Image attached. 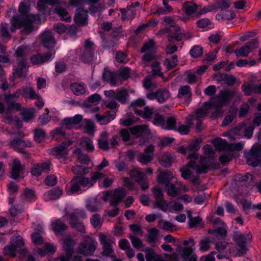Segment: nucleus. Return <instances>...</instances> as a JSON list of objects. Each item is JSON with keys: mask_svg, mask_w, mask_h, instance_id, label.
<instances>
[{"mask_svg": "<svg viewBox=\"0 0 261 261\" xmlns=\"http://www.w3.org/2000/svg\"><path fill=\"white\" fill-rule=\"evenodd\" d=\"M41 21L38 14H28L22 19L19 16H14L12 17L11 23L19 29L22 27H24V31L27 34L31 33L33 29L34 23H38Z\"/></svg>", "mask_w": 261, "mask_h": 261, "instance_id": "1", "label": "nucleus"}, {"mask_svg": "<svg viewBox=\"0 0 261 261\" xmlns=\"http://www.w3.org/2000/svg\"><path fill=\"white\" fill-rule=\"evenodd\" d=\"M240 96V94L236 89H224L213 97L211 101L214 106L224 107L228 105L233 97L239 98Z\"/></svg>", "mask_w": 261, "mask_h": 261, "instance_id": "2", "label": "nucleus"}, {"mask_svg": "<svg viewBox=\"0 0 261 261\" xmlns=\"http://www.w3.org/2000/svg\"><path fill=\"white\" fill-rule=\"evenodd\" d=\"M69 219V223L72 228H76L80 232H83L85 227L81 222V219L87 217L85 210L77 209L70 213H66L65 215Z\"/></svg>", "mask_w": 261, "mask_h": 261, "instance_id": "3", "label": "nucleus"}, {"mask_svg": "<svg viewBox=\"0 0 261 261\" xmlns=\"http://www.w3.org/2000/svg\"><path fill=\"white\" fill-rule=\"evenodd\" d=\"M252 236L251 233L243 234L240 232L234 233L233 239L238 246L237 249V255L239 256L245 254L248 250L247 246V242L251 240Z\"/></svg>", "mask_w": 261, "mask_h": 261, "instance_id": "4", "label": "nucleus"}, {"mask_svg": "<svg viewBox=\"0 0 261 261\" xmlns=\"http://www.w3.org/2000/svg\"><path fill=\"white\" fill-rule=\"evenodd\" d=\"M81 50V53L79 55L80 60L85 63H92L94 60L95 50L94 43L89 40H86Z\"/></svg>", "mask_w": 261, "mask_h": 261, "instance_id": "5", "label": "nucleus"}, {"mask_svg": "<svg viewBox=\"0 0 261 261\" xmlns=\"http://www.w3.org/2000/svg\"><path fill=\"white\" fill-rule=\"evenodd\" d=\"M88 178L75 176L69 185L70 192L72 194L77 193L81 190V187L88 188Z\"/></svg>", "mask_w": 261, "mask_h": 261, "instance_id": "6", "label": "nucleus"}, {"mask_svg": "<svg viewBox=\"0 0 261 261\" xmlns=\"http://www.w3.org/2000/svg\"><path fill=\"white\" fill-rule=\"evenodd\" d=\"M246 163L253 167L257 166L261 163V151L260 148H252L250 152L245 155Z\"/></svg>", "mask_w": 261, "mask_h": 261, "instance_id": "7", "label": "nucleus"}, {"mask_svg": "<svg viewBox=\"0 0 261 261\" xmlns=\"http://www.w3.org/2000/svg\"><path fill=\"white\" fill-rule=\"evenodd\" d=\"M99 241L103 247L102 254L105 256H112L114 253L112 248L113 245L114 244L113 239L100 233L99 235Z\"/></svg>", "mask_w": 261, "mask_h": 261, "instance_id": "8", "label": "nucleus"}, {"mask_svg": "<svg viewBox=\"0 0 261 261\" xmlns=\"http://www.w3.org/2000/svg\"><path fill=\"white\" fill-rule=\"evenodd\" d=\"M55 50H50L43 54L34 55L30 58L31 62L33 65H41L50 61L55 57Z\"/></svg>", "mask_w": 261, "mask_h": 261, "instance_id": "9", "label": "nucleus"}, {"mask_svg": "<svg viewBox=\"0 0 261 261\" xmlns=\"http://www.w3.org/2000/svg\"><path fill=\"white\" fill-rule=\"evenodd\" d=\"M72 144L70 141H65L58 146L53 148V152L56 158L58 159H65L67 158V148Z\"/></svg>", "mask_w": 261, "mask_h": 261, "instance_id": "10", "label": "nucleus"}, {"mask_svg": "<svg viewBox=\"0 0 261 261\" xmlns=\"http://www.w3.org/2000/svg\"><path fill=\"white\" fill-rule=\"evenodd\" d=\"M10 146L14 150L19 153H25L24 148L30 147L32 143L29 141H25L20 138H15L9 143Z\"/></svg>", "mask_w": 261, "mask_h": 261, "instance_id": "11", "label": "nucleus"}, {"mask_svg": "<svg viewBox=\"0 0 261 261\" xmlns=\"http://www.w3.org/2000/svg\"><path fill=\"white\" fill-rule=\"evenodd\" d=\"M241 89L246 96L252 94H261V83L256 84L253 82L244 83L241 86Z\"/></svg>", "mask_w": 261, "mask_h": 261, "instance_id": "12", "label": "nucleus"}, {"mask_svg": "<svg viewBox=\"0 0 261 261\" xmlns=\"http://www.w3.org/2000/svg\"><path fill=\"white\" fill-rule=\"evenodd\" d=\"M154 148V146L153 145H150L147 147L143 152L139 153L137 156V161L143 165L150 162L153 159Z\"/></svg>", "mask_w": 261, "mask_h": 261, "instance_id": "13", "label": "nucleus"}, {"mask_svg": "<svg viewBox=\"0 0 261 261\" xmlns=\"http://www.w3.org/2000/svg\"><path fill=\"white\" fill-rule=\"evenodd\" d=\"M95 242L92 240H86L80 243L79 253L84 255H92L95 250Z\"/></svg>", "mask_w": 261, "mask_h": 261, "instance_id": "14", "label": "nucleus"}, {"mask_svg": "<svg viewBox=\"0 0 261 261\" xmlns=\"http://www.w3.org/2000/svg\"><path fill=\"white\" fill-rule=\"evenodd\" d=\"M188 166L192 169L196 168V172L197 174H205L208 172L210 169L216 168V164L215 162L211 163L208 165L202 164L200 166H196V163L194 161H190L188 164Z\"/></svg>", "mask_w": 261, "mask_h": 261, "instance_id": "15", "label": "nucleus"}, {"mask_svg": "<svg viewBox=\"0 0 261 261\" xmlns=\"http://www.w3.org/2000/svg\"><path fill=\"white\" fill-rule=\"evenodd\" d=\"M50 163L44 162L36 164L33 165L31 170V172L33 176L38 177L42 173H47L50 171Z\"/></svg>", "mask_w": 261, "mask_h": 261, "instance_id": "16", "label": "nucleus"}, {"mask_svg": "<svg viewBox=\"0 0 261 261\" xmlns=\"http://www.w3.org/2000/svg\"><path fill=\"white\" fill-rule=\"evenodd\" d=\"M116 117V112L114 111H107L103 115L96 114L95 118L97 121L101 125H106Z\"/></svg>", "mask_w": 261, "mask_h": 261, "instance_id": "17", "label": "nucleus"}, {"mask_svg": "<svg viewBox=\"0 0 261 261\" xmlns=\"http://www.w3.org/2000/svg\"><path fill=\"white\" fill-rule=\"evenodd\" d=\"M41 43L47 48H53L56 43L53 33L50 31L44 32L41 36Z\"/></svg>", "mask_w": 261, "mask_h": 261, "instance_id": "18", "label": "nucleus"}, {"mask_svg": "<svg viewBox=\"0 0 261 261\" xmlns=\"http://www.w3.org/2000/svg\"><path fill=\"white\" fill-rule=\"evenodd\" d=\"M153 197L155 199L156 206L163 211H165L167 205L163 198L162 191L158 187L154 188L152 190Z\"/></svg>", "mask_w": 261, "mask_h": 261, "instance_id": "19", "label": "nucleus"}, {"mask_svg": "<svg viewBox=\"0 0 261 261\" xmlns=\"http://www.w3.org/2000/svg\"><path fill=\"white\" fill-rule=\"evenodd\" d=\"M75 242L71 239H66L64 241L63 248L66 252V255L61 256L63 260L65 259H70L74 252Z\"/></svg>", "mask_w": 261, "mask_h": 261, "instance_id": "20", "label": "nucleus"}, {"mask_svg": "<svg viewBox=\"0 0 261 261\" xmlns=\"http://www.w3.org/2000/svg\"><path fill=\"white\" fill-rule=\"evenodd\" d=\"M164 21L166 24L169 25V27L165 28L162 30L163 33H169L174 31L175 32H179L181 30L180 27L177 24L173 17L169 16H165L164 18Z\"/></svg>", "mask_w": 261, "mask_h": 261, "instance_id": "21", "label": "nucleus"}, {"mask_svg": "<svg viewBox=\"0 0 261 261\" xmlns=\"http://www.w3.org/2000/svg\"><path fill=\"white\" fill-rule=\"evenodd\" d=\"M126 195V190L123 188L115 189L110 200L111 205L116 206Z\"/></svg>", "mask_w": 261, "mask_h": 261, "instance_id": "22", "label": "nucleus"}, {"mask_svg": "<svg viewBox=\"0 0 261 261\" xmlns=\"http://www.w3.org/2000/svg\"><path fill=\"white\" fill-rule=\"evenodd\" d=\"M98 147L104 151H108L110 149L109 142V134L106 131L102 132L97 139Z\"/></svg>", "mask_w": 261, "mask_h": 261, "instance_id": "23", "label": "nucleus"}, {"mask_svg": "<svg viewBox=\"0 0 261 261\" xmlns=\"http://www.w3.org/2000/svg\"><path fill=\"white\" fill-rule=\"evenodd\" d=\"M153 111L154 108L148 106L145 107L143 109H135L134 110V113L136 114L147 120H150L152 119Z\"/></svg>", "mask_w": 261, "mask_h": 261, "instance_id": "24", "label": "nucleus"}, {"mask_svg": "<svg viewBox=\"0 0 261 261\" xmlns=\"http://www.w3.org/2000/svg\"><path fill=\"white\" fill-rule=\"evenodd\" d=\"M83 119V116L81 115H75L73 117L65 118L62 121V125L66 128L70 129L74 126L81 123Z\"/></svg>", "mask_w": 261, "mask_h": 261, "instance_id": "25", "label": "nucleus"}, {"mask_svg": "<svg viewBox=\"0 0 261 261\" xmlns=\"http://www.w3.org/2000/svg\"><path fill=\"white\" fill-rule=\"evenodd\" d=\"M88 11L82 8H79L76 10L74 21L77 24H84L87 20Z\"/></svg>", "mask_w": 261, "mask_h": 261, "instance_id": "26", "label": "nucleus"}, {"mask_svg": "<svg viewBox=\"0 0 261 261\" xmlns=\"http://www.w3.org/2000/svg\"><path fill=\"white\" fill-rule=\"evenodd\" d=\"M23 170L20 161L18 159H14L12 166L11 177L14 179H17Z\"/></svg>", "mask_w": 261, "mask_h": 261, "instance_id": "27", "label": "nucleus"}, {"mask_svg": "<svg viewBox=\"0 0 261 261\" xmlns=\"http://www.w3.org/2000/svg\"><path fill=\"white\" fill-rule=\"evenodd\" d=\"M21 106L19 103L13 102L10 103V105L6 109V115L3 116L5 122H10L12 121L10 114L13 110L19 111L21 110Z\"/></svg>", "mask_w": 261, "mask_h": 261, "instance_id": "28", "label": "nucleus"}, {"mask_svg": "<svg viewBox=\"0 0 261 261\" xmlns=\"http://www.w3.org/2000/svg\"><path fill=\"white\" fill-rule=\"evenodd\" d=\"M63 194L61 188L57 186L48 190L46 193V198L48 200H57L59 199Z\"/></svg>", "mask_w": 261, "mask_h": 261, "instance_id": "29", "label": "nucleus"}, {"mask_svg": "<svg viewBox=\"0 0 261 261\" xmlns=\"http://www.w3.org/2000/svg\"><path fill=\"white\" fill-rule=\"evenodd\" d=\"M173 178L172 172L168 170L161 172L157 177L158 182L161 185H167Z\"/></svg>", "mask_w": 261, "mask_h": 261, "instance_id": "30", "label": "nucleus"}, {"mask_svg": "<svg viewBox=\"0 0 261 261\" xmlns=\"http://www.w3.org/2000/svg\"><path fill=\"white\" fill-rule=\"evenodd\" d=\"M102 76L105 81H107L112 86H115L119 81L118 75L110 70H105Z\"/></svg>", "mask_w": 261, "mask_h": 261, "instance_id": "31", "label": "nucleus"}, {"mask_svg": "<svg viewBox=\"0 0 261 261\" xmlns=\"http://www.w3.org/2000/svg\"><path fill=\"white\" fill-rule=\"evenodd\" d=\"M213 144L215 147L220 151H228L229 143L226 140L217 137L213 141Z\"/></svg>", "mask_w": 261, "mask_h": 261, "instance_id": "32", "label": "nucleus"}, {"mask_svg": "<svg viewBox=\"0 0 261 261\" xmlns=\"http://www.w3.org/2000/svg\"><path fill=\"white\" fill-rule=\"evenodd\" d=\"M21 90V94L25 98L35 99L38 98V94L31 86L22 87Z\"/></svg>", "mask_w": 261, "mask_h": 261, "instance_id": "33", "label": "nucleus"}, {"mask_svg": "<svg viewBox=\"0 0 261 261\" xmlns=\"http://www.w3.org/2000/svg\"><path fill=\"white\" fill-rule=\"evenodd\" d=\"M157 100L162 103L166 101L171 96L169 91L167 88H160L157 90Z\"/></svg>", "mask_w": 261, "mask_h": 261, "instance_id": "34", "label": "nucleus"}, {"mask_svg": "<svg viewBox=\"0 0 261 261\" xmlns=\"http://www.w3.org/2000/svg\"><path fill=\"white\" fill-rule=\"evenodd\" d=\"M51 225L56 235L62 233L67 228V226L61 219L53 222Z\"/></svg>", "mask_w": 261, "mask_h": 261, "instance_id": "35", "label": "nucleus"}, {"mask_svg": "<svg viewBox=\"0 0 261 261\" xmlns=\"http://www.w3.org/2000/svg\"><path fill=\"white\" fill-rule=\"evenodd\" d=\"M184 96H186L187 101H190L191 100L192 91L189 86H182L179 88L177 97L178 98H181Z\"/></svg>", "mask_w": 261, "mask_h": 261, "instance_id": "36", "label": "nucleus"}, {"mask_svg": "<svg viewBox=\"0 0 261 261\" xmlns=\"http://www.w3.org/2000/svg\"><path fill=\"white\" fill-rule=\"evenodd\" d=\"M55 13L57 14L62 21H69L71 17L66 9L60 6H57L55 9Z\"/></svg>", "mask_w": 261, "mask_h": 261, "instance_id": "37", "label": "nucleus"}, {"mask_svg": "<svg viewBox=\"0 0 261 261\" xmlns=\"http://www.w3.org/2000/svg\"><path fill=\"white\" fill-rule=\"evenodd\" d=\"M73 153L77 156V160L81 164L88 165L90 160L88 155L82 153L80 148H77L73 150Z\"/></svg>", "mask_w": 261, "mask_h": 261, "instance_id": "38", "label": "nucleus"}, {"mask_svg": "<svg viewBox=\"0 0 261 261\" xmlns=\"http://www.w3.org/2000/svg\"><path fill=\"white\" fill-rule=\"evenodd\" d=\"M129 175L136 182H141L144 180L146 175L139 169H135L130 171Z\"/></svg>", "mask_w": 261, "mask_h": 261, "instance_id": "39", "label": "nucleus"}, {"mask_svg": "<svg viewBox=\"0 0 261 261\" xmlns=\"http://www.w3.org/2000/svg\"><path fill=\"white\" fill-rule=\"evenodd\" d=\"M236 14L234 11L232 10H228L225 12L217 14L216 16V18L219 21H222L224 20H231L234 18Z\"/></svg>", "mask_w": 261, "mask_h": 261, "instance_id": "40", "label": "nucleus"}, {"mask_svg": "<svg viewBox=\"0 0 261 261\" xmlns=\"http://www.w3.org/2000/svg\"><path fill=\"white\" fill-rule=\"evenodd\" d=\"M152 69V74L153 75H158L161 77L164 81H168V79L164 76L163 73L161 72V67L160 64L158 61H154L151 64Z\"/></svg>", "mask_w": 261, "mask_h": 261, "instance_id": "41", "label": "nucleus"}, {"mask_svg": "<svg viewBox=\"0 0 261 261\" xmlns=\"http://www.w3.org/2000/svg\"><path fill=\"white\" fill-rule=\"evenodd\" d=\"M186 123L179 125L177 128L176 130L181 135H187L190 132V128L193 125L192 119L190 118L186 119Z\"/></svg>", "mask_w": 261, "mask_h": 261, "instance_id": "42", "label": "nucleus"}, {"mask_svg": "<svg viewBox=\"0 0 261 261\" xmlns=\"http://www.w3.org/2000/svg\"><path fill=\"white\" fill-rule=\"evenodd\" d=\"M71 90L74 94L76 96H80L85 93V89L84 84L78 83H72L70 86Z\"/></svg>", "mask_w": 261, "mask_h": 261, "instance_id": "43", "label": "nucleus"}, {"mask_svg": "<svg viewBox=\"0 0 261 261\" xmlns=\"http://www.w3.org/2000/svg\"><path fill=\"white\" fill-rule=\"evenodd\" d=\"M212 103L211 101L205 102L201 108L196 111L197 117L198 118L204 117L208 113V111L211 109Z\"/></svg>", "mask_w": 261, "mask_h": 261, "instance_id": "44", "label": "nucleus"}, {"mask_svg": "<svg viewBox=\"0 0 261 261\" xmlns=\"http://www.w3.org/2000/svg\"><path fill=\"white\" fill-rule=\"evenodd\" d=\"M128 96L129 94L127 90L123 88L119 90H116L115 99L121 104H125Z\"/></svg>", "mask_w": 261, "mask_h": 261, "instance_id": "45", "label": "nucleus"}, {"mask_svg": "<svg viewBox=\"0 0 261 261\" xmlns=\"http://www.w3.org/2000/svg\"><path fill=\"white\" fill-rule=\"evenodd\" d=\"M148 129V126L145 124L136 125L129 128L130 132L134 135L141 136L145 133Z\"/></svg>", "mask_w": 261, "mask_h": 261, "instance_id": "46", "label": "nucleus"}, {"mask_svg": "<svg viewBox=\"0 0 261 261\" xmlns=\"http://www.w3.org/2000/svg\"><path fill=\"white\" fill-rule=\"evenodd\" d=\"M80 145L88 152H93L94 149L93 141L88 137L82 138Z\"/></svg>", "mask_w": 261, "mask_h": 261, "instance_id": "47", "label": "nucleus"}, {"mask_svg": "<svg viewBox=\"0 0 261 261\" xmlns=\"http://www.w3.org/2000/svg\"><path fill=\"white\" fill-rule=\"evenodd\" d=\"M177 62V56L176 55H174L172 56L171 58H167L165 60L164 64L167 69L170 70L176 67Z\"/></svg>", "mask_w": 261, "mask_h": 261, "instance_id": "48", "label": "nucleus"}, {"mask_svg": "<svg viewBox=\"0 0 261 261\" xmlns=\"http://www.w3.org/2000/svg\"><path fill=\"white\" fill-rule=\"evenodd\" d=\"M56 251V247L51 244H48L44 245L42 248L39 249L38 253L41 256H43L46 254H52Z\"/></svg>", "mask_w": 261, "mask_h": 261, "instance_id": "49", "label": "nucleus"}, {"mask_svg": "<svg viewBox=\"0 0 261 261\" xmlns=\"http://www.w3.org/2000/svg\"><path fill=\"white\" fill-rule=\"evenodd\" d=\"M21 90L20 89H17L14 93L5 94L4 95V99L6 102L12 103L15 102L21 95Z\"/></svg>", "mask_w": 261, "mask_h": 261, "instance_id": "50", "label": "nucleus"}, {"mask_svg": "<svg viewBox=\"0 0 261 261\" xmlns=\"http://www.w3.org/2000/svg\"><path fill=\"white\" fill-rule=\"evenodd\" d=\"M211 241L207 237L203 238L199 242V250L202 252L207 251L211 247Z\"/></svg>", "mask_w": 261, "mask_h": 261, "instance_id": "51", "label": "nucleus"}, {"mask_svg": "<svg viewBox=\"0 0 261 261\" xmlns=\"http://www.w3.org/2000/svg\"><path fill=\"white\" fill-rule=\"evenodd\" d=\"M72 171L74 174L84 175L89 172L90 168L81 165H75L72 167Z\"/></svg>", "mask_w": 261, "mask_h": 261, "instance_id": "52", "label": "nucleus"}, {"mask_svg": "<svg viewBox=\"0 0 261 261\" xmlns=\"http://www.w3.org/2000/svg\"><path fill=\"white\" fill-rule=\"evenodd\" d=\"M176 119L174 116L168 117L165 122V125L163 127L165 129L169 130H176Z\"/></svg>", "mask_w": 261, "mask_h": 261, "instance_id": "53", "label": "nucleus"}, {"mask_svg": "<svg viewBox=\"0 0 261 261\" xmlns=\"http://www.w3.org/2000/svg\"><path fill=\"white\" fill-rule=\"evenodd\" d=\"M158 235L159 230L155 228H152L149 230L146 240L150 243H154L157 241Z\"/></svg>", "mask_w": 261, "mask_h": 261, "instance_id": "54", "label": "nucleus"}, {"mask_svg": "<svg viewBox=\"0 0 261 261\" xmlns=\"http://www.w3.org/2000/svg\"><path fill=\"white\" fill-rule=\"evenodd\" d=\"M155 61V56L149 53H146L142 58V64L144 67L149 65L150 63H153Z\"/></svg>", "mask_w": 261, "mask_h": 261, "instance_id": "55", "label": "nucleus"}, {"mask_svg": "<svg viewBox=\"0 0 261 261\" xmlns=\"http://www.w3.org/2000/svg\"><path fill=\"white\" fill-rule=\"evenodd\" d=\"M105 174L101 172L98 171L94 172L91 178H88V188L93 186L97 181L105 178Z\"/></svg>", "mask_w": 261, "mask_h": 261, "instance_id": "56", "label": "nucleus"}, {"mask_svg": "<svg viewBox=\"0 0 261 261\" xmlns=\"http://www.w3.org/2000/svg\"><path fill=\"white\" fill-rule=\"evenodd\" d=\"M174 35H169L168 37V40L169 41H172L174 40H175L177 41H181L183 38L189 39L191 37V36L190 33H177V32H175Z\"/></svg>", "mask_w": 261, "mask_h": 261, "instance_id": "57", "label": "nucleus"}, {"mask_svg": "<svg viewBox=\"0 0 261 261\" xmlns=\"http://www.w3.org/2000/svg\"><path fill=\"white\" fill-rule=\"evenodd\" d=\"M184 6L185 9V12L187 15H192L194 13L197 9L196 4L192 2H186L184 3Z\"/></svg>", "mask_w": 261, "mask_h": 261, "instance_id": "58", "label": "nucleus"}, {"mask_svg": "<svg viewBox=\"0 0 261 261\" xmlns=\"http://www.w3.org/2000/svg\"><path fill=\"white\" fill-rule=\"evenodd\" d=\"M90 223L94 228L99 229L100 228L102 224L100 215L98 214L93 215L90 218Z\"/></svg>", "mask_w": 261, "mask_h": 261, "instance_id": "59", "label": "nucleus"}, {"mask_svg": "<svg viewBox=\"0 0 261 261\" xmlns=\"http://www.w3.org/2000/svg\"><path fill=\"white\" fill-rule=\"evenodd\" d=\"M166 190L168 195L172 197H175L180 194V190L179 188L176 187L172 184H169L166 185Z\"/></svg>", "mask_w": 261, "mask_h": 261, "instance_id": "60", "label": "nucleus"}, {"mask_svg": "<svg viewBox=\"0 0 261 261\" xmlns=\"http://www.w3.org/2000/svg\"><path fill=\"white\" fill-rule=\"evenodd\" d=\"M202 142L201 138H197L191 141L187 146V149L189 151H196L200 149V145Z\"/></svg>", "mask_w": 261, "mask_h": 261, "instance_id": "61", "label": "nucleus"}, {"mask_svg": "<svg viewBox=\"0 0 261 261\" xmlns=\"http://www.w3.org/2000/svg\"><path fill=\"white\" fill-rule=\"evenodd\" d=\"M100 203L96 199H92L88 200L86 204V207L91 212H96L99 208Z\"/></svg>", "mask_w": 261, "mask_h": 261, "instance_id": "62", "label": "nucleus"}, {"mask_svg": "<svg viewBox=\"0 0 261 261\" xmlns=\"http://www.w3.org/2000/svg\"><path fill=\"white\" fill-rule=\"evenodd\" d=\"M106 9V6L104 4H99L98 6L92 5L90 8L89 11L90 13L94 16L98 14V15H101V12Z\"/></svg>", "mask_w": 261, "mask_h": 261, "instance_id": "63", "label": "nucleus"}, {"mask_svg": "<svg viewBox=\"0 0 261 261\" xmlns=\"http://www.w3.org/2000/svg\"><path fill=\"white\" fill-rule=\"evenodd\" d=\"M251 52L249 47L246 44L242 46L240 48L234 50V53L237 57H247Z\"/></svg>", "mask_w": 261, "mask_h": 261, "instance_id": "64", "label": "nucleus"}]
</instances>
